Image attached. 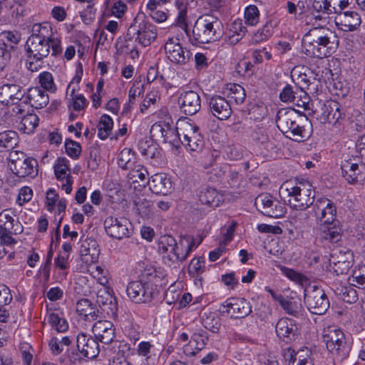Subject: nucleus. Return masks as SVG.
I'll return each mask as SVG.
<instances>
[{
    "instance_id": "4",
    "label": "nucleus",
    "mask_w": 365,
    "mask_h": 365,
    "mask_svg": "<svg viewBox=\"0 0 365 365\" xmlns=\"http://www.w3.org/2000/svg\"><path fill=\"white\" fill-rule=\"evenodd\" d=\"M322 339L328 352L335 361H342L349 356L352 348V339L346 336L341 329L336 325L324 328Z\"/></svg>"
},
{
    "instance_id": "49",
    "label": "nucleus",
    "mask_w": 365,
    "mask_h": 365,
    "mask_svg": "<svg viewBox=\"0 0 365 365\" xmlns=\"http://www.w3.org/2000/svg\"><path fill=\"white\" fill-rule=\"evenodd\" d=\"M180 143L190 151L200 152L204 147V140L201 134L195 135L187 140H182Z\"/></svg>"
},
{
    "instance_id": "8",
    "label": "nucleus",
    "mask_w": 365,
    "mask_h": 365,
    "mask_svg": "<svg viewBox=\"0 0 365 365\" xmlns=\"http://www.w3.org/2000/svg\"><path fill=\"white\" fill-rule=\"evenodd\" d=\"M317 118L322 123L332 124L336 128L344 124L346 116L349 114L346 108L343 107L339 102L333 100L325 101L318 111H316Z\"/></svg>"
},
{
    "instance_id": "39",
    "label": "nucleus",
    "mask_w": 365,
    "mask_h": 365,
    "mask_svg": "<svg viewBox=\"0 0 365 365\" xmlns=\"http://www.w3.org/2000/svg\"><path fill=\"white\" fill-rule=\"evenodd\" d=\"M279 304L287 314L294 317L303 316L304 309L300 300L283 297Z\"/></svg>"
},
{
    "instance_id": "40",
    "label": "nucleus",
    "mask_w": 365,
    "mask_h": 365,
    "mask_svg": "<svg viewBox=\"0 0 365 365\" xmlns=\"http://www.w3.org/2000/svg\"><path fill=\"white\" fill-rule=\"evenodd\" d=\"M201 322L202 326L212 331L217 333L221 327V319L212 312H205L201 316Z\"/></svg>"
},
{
    "instance_id": "21",
    "label": "nucleus",
    "mask_w": 365,
    "mask_h": 365,
    "mask_svg": "<svg viewBox=\"0 0 365 365\" xmlns=\"http://www.w3.org/2000/svg\"><path fill=\"white\" fill-rule=\"evenodd\" d=\"M27 40H50L53 41L54 51L58 47V40H61L53 32L52 26L47 22L34 24L31 29V35Z\"/></svg>"
},
{
    "instance_id": "33",
    "label": "nucleus",
    "mask_w": 365,
    "mask_h": 365,
    "mask_svg": "<svg viewBox=\"0 0 365 365\" xmlns=\"http://www.w3.org/2000/svg\"><path fill=\"white\" fill-rule=\"evenodd\" d=\"M176 132L180 142L182 140H187L189 138H192V136L200 134L197 125L186 120H179L177 123Z\"/></svg>"
},
{
    "instance_id": "10",
    "label": "nucleus",
    "mask_w": 365,
    "mask_h": 365,
    "mask_svg": "<svg viewBox=\"0 0 365 365\" xmlns=\"http://www.w3.org/2000/svg\"><path fill=\"white\" fill-rule=\"evenodd\" d=\"M128 35H136L135 41L142 46L146 47L155 40L157 30L155 26L138 16L128 28Z\"/></svg>"
},
{
    "instance_id": "3",
    "label": "nucleus",
    "mask_w": 365,
    "mask_h": 365,
    "mask_svg": "<svg viewBox=\"0 0 365 365\" xmlns=\"http://www.w3.org/2000/svg\"><path fill=\"white\" fill-rule=\"evenodd\" d=\"M337 41L335 32L329 28L314 27L304 36L302 46L307 56L322 58L331 54Z\"/></svg>"
},
{
    "instance_id": "18",
    "label": "nucleus",
    "mask_w": 365,
    "mask_h": 365,
    "mask_svg": "<svg viewBox=\"0 0 365 365\" xmlns=\"http://www.w3.org/2000/svg\"><path fill=\"white\" fill-rule=\"evenodd\" d=\"M178 103L181 113L193 115L201 108V99L199 94L194 91L182 92L178 99Z\"/></svg>"
},
{
    "instance_id": "1",
    "label": "nucleus",
    "mask_w": 365,
    "mask_h": 365,
    "mask_svg": "<svg viewBox=\"0 0 365 365\" xmlns=\"http://www.w3.org/2000/svg\"><path fill=\"white\" fill-rule=\"evenodd\" d=\"M314 214L319 222L318 236L322 241L337 243L342 237L343 231L336 219V207L329 198L318 200L314 205Z\"/></svg>"
},
{
    "instance_id": "46",
    "label": "nucleus",
    "mask_w": 365,
    "mask_h": 365,
    "mask_svg": "<svg viewBox=\"0 0 365 365\" xmlns=\"http://www.w3.org/2000/svg\"><path fill=\"white\" fill-rule=\"evenodd\" d=\"M349 279L351 280V285L354 287L364 289L365 287V264L359 265L355 268Z\"/></svg>"
},
{
    "instance_id": "11",
    "label": "nucleus",
    "mask_w": 365,
    "mask_h": 365,
    "mask_svg": "<svg viewBox=\"0 0 365 365\" xmlns=\"http://www.w3.org/2000/svg\"><path fill=\"white\" fill-rule=\"evenodd\" d=\"M154 290L151 282L135 280L128 284L126 294L130 300L135 304H147L152 301Z\"/></svg>"
},
{
    "instance_id": "64",
    "label": "nucleus",
    "mask_w": 365,
    "mask_h": 365,
    "mask_svg": "<svg viewBox=\"0 0 365 365\" xmlns=\"http://www.w3.org/2000/svg\"><path fill=\"white\" fill-rule=\"evenodd\" d=\"M207 340V336L205 334L202 333H195L192 336L190 345L191 346H195V349L197 351H200L204 348Z\"/></svg>"
},
{
    "instance_id": "27",
    "label": "nucleus",
    "mask_w": 365,
    "mask_h": 365,
    "mask_svg": "<svg viewBox=\"0 0 365 365\" xmlns=\"http://www.w3.org/2000/svg\"><path fill=\"white\" fill-rule=\"evenodd\" d=\"M150 189L153 193L167 195L173 190V183L165 173H157L148 180Z\"/></svg>"
},
{
    "instance_id": "54",
    "label": "nucleus",
    "mask_w": 365,
    "mask_h": 365,
    "mask_svg": "<svg viewBox=\"0 0 365 365\" xmlns=\"http://www.w3.org/2000/svg\"><path fill=\"white\" fill-rule=\"evenodd\" d=\"M11 104L14 106L11 109V113L17 119L20 120L24 115L30 112V106L26 98H23L20 101H16V103Z\"/></svg>"
},
{
    "instance_id": "62",
    "label": "nucleus",
    "mask_w": 365,
    "mask_h": 365,
    "mask_svg": "<svg viewBox=\"0 0 365 365\" xmlns=\"http://www.w3.org/2000/svg\"><path fill=\"white\" fill-rule=\"evenodd\" d=\"M295 94V86L287 84L279 93V98L283 102H292L294 103L295 98H298Z\"/></svg>"
},
{
    "instance_id": "12",
    "label": "nucleus",
    "mask_w": 365,
    "mask_h": 365,
    "mask_svg": "<svg viewBox=\"0 0 365 365\" xmlns=\"http://www.w3.org/2000/svg\"><path fill=\"white\" fill-rule=\"evenodd\" d=\"M167 58L173 63L185 65L190 61L192 53L183 47L180 40L176 37L169 38L164 45Z\"/></svg>"
},
{
    "instance_id": "16",
    "label": "nucleus",
    "mask_w": 365,
    "mask_h": 365,
    "mask_svg": "<svg viewBox=\"0 0 365 365\" xmlns=\"http://www.w3.org/2000/svg\"><path fill=\"white\" fill-rule=\"evenodd\" d=\"M158 250L161 254H168L167 256H164V260L169 266L185 261L186 254L182 255V253L178 252V243L171 235H163L160 237Z\"/></svg>"
},
{
    "instance_id": "29",
    "label": "nucleus",
    "mask_w": 365,
    "mask_h": 365,
    "mask_svg": "<svg viewBox=\"0 0 365 365\" xmlns=\"http://www.w3.org/2000/svg\"><path fill=\"white\" fill-rule=\"evenodd\" d=\"M96 303L108 315L116 314L118 310L116 299L106 289H101L98 292Z\"/></svg>"
},
{
    "instance_id": "17",
    "label": "nucleus",
    "mask_w": 365,
    "mask_h": 365,
    "mask_svg": "<svg viewBox=\"0 0 365 365\" xmlns=\"http://www.w3.org/2000/svg\"><path fill=\"white\" fill-rule=\"evenodd\" d=\"M341 175L344 180L351 185L361 183L365 180V165L350 160H344L341 165Z\"/></svg>"
},
{
    "instance_id": "58",
    "label": "nucleus",
    "mask_w": 365,
    "mask_h": 365,
    "mask_svg": "<svg viewBox=\"0 0 365 365\" xmlns=\"http://www.w3.org/2000/svg\"><path fill=\"white\" fill-rule=\"evenodd\" d=\"M205 270V262L202 257H195L188 267V273L193 277H197Z\"/></svg>"
},
{
    "instance_id": "2",
    "label": "nucleus",
    "mask_w": 365,
    "mask_h": 365,
    "mask_svg": "<svg viewBox=\"0 0 365 365\" xmlns=\"http://www.w3.org/2000/svg\"><path fill=\"white\" fill-rule=\"evenodd\" d=\"M277 126L287 138L302 142L308 139L312 133V125L305 116L298 115L294 109H281L276 119Z\"/></svg>"
},
{
    "instance_id": "44",
    "label": "nucleus",
    "mask_w": 365,
    "mask_h": 365,
    "mask_svg": "<svg viewBox=\"0 0 365 365\" xmlns=\"http://www.w3.org/2000/svg\"><path fill=\"white\" fill-rule=\"evenodd\" d=\"M18 143V135L15 131L8 130L0 133V151L2 149H13Z\"/></svg>"
},
{
    "instance_id": "34",
    "label": "nucleus",
    "mask_w": 365,
    "mask_h": 365,
    "mask_svg": "<svg viewBox=\"0 0 365 365\" xmlns=\"http://www.w3.org/2000/svg\"><path fill=\"white\" fill-rule=\"evenodd\" d=\"M245 32L246 28L242 21L235 20L225 34V41L230 44L235 45L242 38Z\"/></svg>"
},
{
    "instance_id": "32",
    "label": "nucleus",
    "mask_w": 365,
    "mask_h": 365,
    "mask_svg": "<svg viewBox=\"0 0 365 365\" xmlns=\"http://www.w3.org/2000/svg\"><path fill=\"white\" fill-rule=\"evenodd\" d=\"M76 312L86 321H94L98 317V310L88 299H81L76 303Z\"/></svg>"
},
{
    "instance_id": "63",
    "label": "nucleus",
    "mask_w": 365,
    "mask_h": 365,
    "mask_svg": "<svg viewBox=\"0 0 365 365\" xmlns=\"http://www.w3.org/2000/svg\"><path fill=\"white\" fill-rule=\"evenodd\" d=\"M32 197V189L30 187L24 186L20 189L16 202L19 206H23L24 204L29 202Z\"/></svg>"
},
{
    "instance_id": "36",
    "label": "nucleus",
    "mask_w": 365,
    "mask_h": 365,
    "mask_svg": "<svg viewBox=\"0 0 365 365\" xmlns=\"http://www.w3.org/2000/svg\"><path fill=\"white\" fill-rule=\"evenodd\" d=\"M97 247V242L93 240H90L89 242L85 241L82 244L80 253L86 263L97 262L99 255V250Z\"/></svg>"
},
{
    "instance_id": "19",
    "label": "nucleus",
    "mask_w": 365,
    "mask_h": 365,
    "mask_svg": "<svg viewBox=\"0 0 365 365\" xmlns=\"http://www.w3.org/2000/svg\"><path fill=\"white\" fill-rule=\"evenodd\" d=\"M76 346L81 354L88 359L96 358L100 351L98 340L83 332L78 334Z\"/></svg>"
},
{
    "instance_id": "43",
    "label": "nucleus",
    "mask_w": 365,
    "mask_h": 365,
    "mask_svg": "<svg viewBox=\"0 0 365 365\" xmlns=\"http://www.w3.org/2000/svg\"><path fill=\"white\" fill-rule=\"evenodd\" d=\"M113 126V119L107 114H103L100 119L98 125V135L101 140L106 139Z\"/></svg>"
},
{
    "instance_id": "53",
    "label": "nucleus",
    "mask_w": 365,
    "mask_h": 365,
    "mask_svg": "<svg viewBox=\"0 0 365 365\" xmlns=\"http://www.w3.org/2000/svg\"><path fill=\"white\" fill-rule=\"evenodd\" d=\"M71 339L68 336H63L61 339L52 337L49 341V346L53 354H59L63 350V346H68Z\"/></svg>"
},
{
    "instance_id": "24",
    "label": "nucleus",
    "mask_w": 365,
    "mask_h": 365,
    "mask_svg": "<svg viewBox=\"0 0 365 365\" xmlns=\"http://www.w3.org/2000/svg\"><path fill=\"white\" fill-rule=\"evenodd\" d=\"M337 28L343 31H356L361 23L360 15L355 11H345L339 14L335 19Z\"/></svg>"
},
{
    "instance_id": "57",
    "label": "nucleus",
    "mask_w": 365,
    "mask_h": 365,
    "mask_svg": "<svg viewBox=\"0 0 365 365\" xmlns=\"http://www.w3.org/2000/svg\"><path fill=\"white\" fill-rule=\"evenodd\" d=\"M259 11L255 5L248 6L245 11V19L246 24L255 26L259 22Z\"/></svg>"
},
{
    "instance_id": "7",
    "label": "nucleus",
    "mask_w": 365,
    "mask_h": 365,
    "mask_svg": "<svg viewBox=\"0 0 365 365\" xmlns=\"http://www.w3.org/2000/svg\"><path fill=\"white\" fill-rule=\"evenodd\" d=\"M192 34L195 41L200 43L215 41L223 34L222 24L212 16L200 17L195 24Z\"/></svg>"
},
{
    "instance_id": "22",
    "label": "nucleus",
    "mask_w": 365,
    "mask_h": 365,
    "mask_svg": "<svg viewBox=\"0 0 365 365\" xmlns=\"http://www.w3.org/2000/svg\"><path fill=\"white\" fill-rule=\"evenodd\" d=\"M275 331L279 339L286 343H289L297 336L298 327L293 319L283 317L277 322Z\"/></svg>"
},
{
    "instance_id": "37",
    "label": "nucleus",
    "mask_w": 365,
    "mask_h": 365,
    "mask_svg": "<svg viewBox=\"0 0 365 365\" xmlns=\"http://www.w3.org/2000/svg\"><path fill=\"white\" fill-rule=\"evenodd\" d=\"M336 262H334L332 269L337 275L346 274L353 266L354 259L353 255L350 252H346L344 255L338 257Z\"/></svg>"
},
{
    "instance_id": "30",
    "label": "nucleus",
    "mask_w": 365,
    "mask_h": 365,
    "mask_svg": "<svg viewBox=\"0 0 365 365\" xmlns=\"http://www.w3.org/2000/svg\"><path fill=\"white\" fill-rule=\"evenodd\" d=\"M26 100L30 107H33L36 109H41L47 106L49 101V98L44 90L38 87H34L28 90Z\"/></svg>"
},
{
    "instance_id": "5",
    "label": "nucleus",
    "mask_w": 365,
    "mask_h": 365,
    "mask_svg": "<svg viewBox=\"0 0 365 365\" xmlns=\"http://www.w3.org/2000/svg\"><path fill=\"white\" fill-rule=\"evenodd\" d=\"M285 191L287 193L288 205L296 210H305L312 206L314 211V205L318 200L326 198L325 197L315 199V190L312 185L306 180H297L293 185L287 183Z\"/></svg>"
},
{
    "instance_id": "45",
    "label": "nucleus",
    "mask_w": 365,
    "mask_h": 365,
    "mask_svg": "<svg viewBox=\"0 0 365 365\" xmlns=\"http://www.w3.org/2000/svg\"><path fill=\"white\" fill-rule=\"evenodd\" d=\"M48 322L58 332H65L68 329L67 321L54 312H51L48 314Z\"/></svg>"
},
{
    "instance_id": "59",
    "label": "nucleus",
    "mask_w": 365,
    "mask_h": 365,
    "mask_svg": "<svg viewBox=\"0 0 365 365\" xmlns=\"http://www.w3.org/2000/svg\"><path fill=\"white\" fill-rule=\"evenodd\" d=\"M38 78L39 83L43 89L51 93L56 91V86L54 83L53 78L51 73L44 71L39 75Z\"/></svg>"
},
{
    "instance_id": "60",
    "label": "nucleus",
    "mask_w": 365,
    "mask_h": 365,
    "mask_svg": "<svg viewBox=\"0 0 365 365\" xmlns=\"http://www.w3.org/2000/svg\"><path fill=\"white\" fill-rule=\"evenodd\" d=\"M341 299L349 304L355 303L358 300V294L354 287H343L341 290Z\"/></svg>"
},
{
    "instance_id": "55",
    "label": "nucleus",
    "mask_w": 365,
    "mask_h": 365,
    "mask_svg": "<svg viewBox=\"0 0 365 365\" xmlns=\"http://www.w3.org/2000/svg\"><path fill=\"white\" fill-rule=\"evenodd\" d=\"M229 96L234 100L237 104L242 103L246 98L244 88L239 84H231L229 88Z\"/></svg>"
},
{
    "instance_id": "26",
    "label": "nucleus",
    "mask_w": 365,
    "mask_h": 365,
    "mask_svg": "<svg viewBox=\"0 0 365 365\" xmlns=\"http://www.w3.org/2000/svg\"><path fill=\"white\" fill-rule=\"evenodd\" d=\"M24 95L22 88L17 84L8 83L0 87V102L6 106L21 101Z\"/></svg>"
},
{
    "instance_id": "56",
    "label": "nucleus",
    "mask_w": 365,
    "mask_h": 365,
    "mask_svg": "<svg viewBox=\"0 0 365 365\" xmlns=\"http://www.w3.org/2000/svg\"><path fill=\"white\" fill-rule=\"evenodd\" d=\"M195 246L194 239L190 236H185L181 237L179 243H178V253H182V255L186 254L185 260L188 257L190 252Z\"/></svg>"
},
{
    "instance_id": "25",
    "label": "nucleus",
    "mask_w": 365,
    "mask_h": 365,
    "mask_svg": "<svg viewBox=\"0 0 365 365\" xmlns=\"http://www.w3.org/2000/svg\"><path fill=\"white\" fill-rule=\"evenodd\" d=\"M349 5V0H313L312 7L316 11L323 14L342 13V10Z\"/></svg>"
},
{
    "instance_id": "50",
    "label": "nucleus",
    "mask_w": 365,
    "mask_h": 365,
    "mask_svg": "<svg viewBox=\"0 0 365 365\" xmlns=\"http://www.w3.org/2000/svg\"><path fill=\"white\" fill-rule=\"evenodd\" d=\"M273 26L271 23H266L262 28L257 30L252 38V43H259L267 41L272 34Z\"/></svg>"
},
{
    "instance_id": "51",
    "label": "nucleus",
    "mask_w": 365,
    "mask_h": 365,
    "mask_svg": "<svg viewBox=\"0 0 365 365\" xmlns=\"http://www.w3.org/2000/svg\"><path fill=\"white\" fill-rule=\"evenodd\" d=\"M349 114L346 116V120H349L351 124H354L357 130H361L365 125V115L359 110L347 108Z\"/></svg>"
},
{
    "instance_id": "31",
    "label": "nucleus",
    "mask_w": 365,
    "mask_h": 365,
    "mask_svg": "<svg viewBox=\"0 0 365 365\" xmlns=\"http://www.w3.org/2000/svg\"><path fill=\"white\" fill-rule=\"evenodd\" d=\"M312 351L308 348L299 349L295 352L288 349L286 356H289V365H314Z\"/></svg>"
},
{
    "instance_id": "41",
    "label": "nucleus",
    "mask_w": 365,
    "mask_h": 365,
    "mask_svg": "<svg viewBox=\"0 0 365 365\" xmlns=\"http://www.w3.org/2000/svg\"><path fill=\"white\" fill-rule=\"evenodd\" d=\"M38 125V118L36 114L29 113L20 119L18 129L24 133H33Z\"/></svg>"
},
{
    "instance_id": "28",
    "label": "nucleus",
    "mask_w": 365,
    "mask_h": 365,
    "mask_svg": "<svg viewBox=\"0 0 365 365\" xmlns=\"http://www.w3.org/2000/svg\"><path fill=\"white\" fill-rule=\"evenodd\" d=\"M11 170L19 178L29 176L34 178L38 174V162L33 158L26 156L24 160L19 162L14 168L11 166Z\"/></svg>"
},
{
    "instance_id": "47",
    "label": "nucleus",
    "mask_w": 365,
    "mask_h": 365,
    "mask_svg": "<svg viewBox=\"0 0 365 365\" xmlns=\"http://www.w3.org/2000/svg\"><path fill=\"white\" fill-rule=\"evenodd\" d=\"M160 276L155 268L151 265L146 266L144 270L142 272L140 281H144V282H151L152 287L156 286V284L159 282Z\"/></svg>"
},
{
    "instance_id": "38",
    "label": "nucleus",
    "mask_w": 365,
    "mask_h": 365,
    "mask_svg": "<svg viewBox=\"0 0 365 365\" xmlns=\"http://www.w3.org/2000/svg\"><path fill=\"white\" fill-rule=\"evenodd\" d=\"M21 40V34L16 31H4L0 34V43H3L5 48L11 53Z\"/></svg>"
},
{
    "instance_id": "48",
    "label": "nucleus",
    "mask_w": 365,
    "mask_h": 365,
    "mask_svg": "<svg viewBox=\"0 0 365 365\" xmlns=\"http://www.w3.org/2000/svg\"><path fill=\"white\" fill-rule=\"evenodd\" d=\"M70 170L68 168V160L65 158H58L54 165V173L58 180H64L68 176H71L68 172Z\"/></svg>"
},
{
    "instance_id": "13",
    "label": "nucleus",
    "mask_w": 365,
    "mask_h": 365,
    "mask_svg": "<svg viewBox=\"0 0 365 365\" xmlns=\"http://www.w3.org/2000/svg\"><path fill=\"white\" fill-rule=\"evenodd\" d=\"M220 311L231 319H242L252 312L250 303L244 298H229L221 304Z\"/></svg>"
},
{
    "instance_id": "61",
    "label": "nucleus",
    "mask_w": 365,
    "mask_h": 365,
    "mask_svg": "<svg viewBox=\"0 0 365 365\" xmlns=\"http://www.w3.org/2000/svg\"><path fill=\"white\" fill-rule=\"evenodd\" d=\"M65 148L67 154L73 159L78 158L81 152V145L72 140H66Z\"/></svg>"
},
{
    "instance_id": "15",
    "label": "nucleus",
    "mask_w": 365,
    "mask_h": 365,
    "mask_svg": "<svg viewBox=\"0 0 365 365\" xmlns=\"http://www.w3.org/2000/svg\"><path fill=\"white\" fill-rule=\"evenodd\" d=\"M257 209L263 215L273 218H279L284 214V207L268 193L259 195L255 201Z\"/></svg>"
},
{
    "instance_id": "35",
    "label": "nucleus",
    "mask_w": 365,
    "mask_h": 365,
    "mask_svg": "<svg viewBox=\"0 0 365 365\" xmlns=\"http://www.w3.org/2000/svg\"><path fill=\"white\" fill-rule=\"evenodd\" d=\"M221 198L217 190L212 187L202 188L198 194V199L201 204L210 207H217Z\"/></svg>"
},
{
    "instance_id": "14",
    "label": "nucleus",
    "mask_w": 365,
    "mask_h": 365,
    "mask_svg": "<svg viewBox=\"0 0 365 365\" xmlns=\"http://www.w3.org/2000/svg\"><path fill=\"white\" fill-rule=\"evenodd\" d=\"M104 228L108 236L118 240L129 237L132 233V225L125 217L109 216L104 221Z\"/></svg>"
},
{
    "instance_id": "23",
    "label": "nucleus",
    "mask_w": 365,
    "mask_h": 365,
    "mask_svg": "<svg viewBox=\"0 0 365 365\" xmlns=\"http://www.w3.org/2000/svg\"><path fill=\"white\" fill-rule=\"evenodd\" d=\"M92 331L95 338L105 344L111 343L115 336L113 323L107 320L96 322L93 326Z\"/></svg>"
},
{
    "instance_id": "20",
    "label": "nucleus",
    "mask_w": 365,
    "mask_h": 365,
    "mask_svg": "<svg viewBox=\"0 0 365 365\" xmlns=\"http://www.w3.org/2000/svg\"><path fill=\"white\" fill-rule=\"evenodd\" d=\"M209 110L220 120L228 119L232 113L230 103L225 98L215 95L207 99Z\"/></svg>"
},
{
    "instance_id": "6",
    "label": "nucleus",
    "mask_w": 365,
    "mask_h": 365,
    "mask_svg": "<svg viewBox=\"0 0 365 365\" xmlns=\"http://www.w3.org/2000/svg\"><path fill=\"white\" fill-rule=\"evenodd\" d=\"M53 45V41L50 40H27V68L32 72L38 71L43 66V60L49 55L51 51L53 56L61 55L63 52L61 40H58L56 51Z\"/></svg>"
},
{
    "instance_id": "52",
    "label": "nucleus",
    "mask_w": 365,
    "mask_h": 365,
    "mask_svg": "<svg viewBox=\"0 0 365 365\" xmlns=\"http://www.w3.org/2000/svg\"><path fill=\"white\" fill-rule=\"evenodd\" d=\"M77 88L75 87L72 88L70 93L71 98L69 99L68 106L72 105V107L74 110L80 111L83 110L86 105L87 101L86 98L82 94H75V91Z\"/></svg>"
},
{
    "instance_id": "9",
    "label": "nucleus",
    "mask_w": 365,
    "mask_h": 365,
    "mask_svg": "<svg viewBox=\"0 0 365 365\" xmlns=\"http://www.w3.org/2000/svg\"><path fill=\"white\" fill-rule=\"evenodd\" d=\"M304 299L307 309L314 314H324L330 305L324 290L317 286L305 289Z\"/></svg>"
},
{
    "instance_id": "42",
    "label": "nucleus",
    "mask_w": 365,
    "mask_h": 365,
    "mask_svg": "<svg viewBox=\"0 0 365 365\" xmlns=\"http://www.w3.org/2000/svg\"><path fill=\"white\" fill-rule=\"evenodd\" d=\"M176 131V128H171L169 125L164 123H154L150 129V134L153 138H155L158 140H162L169 137L168 134H173Z\"/></svg>"
}]
</instances>
